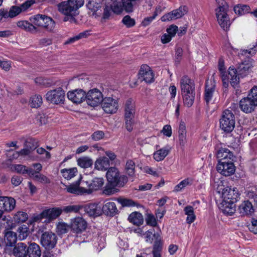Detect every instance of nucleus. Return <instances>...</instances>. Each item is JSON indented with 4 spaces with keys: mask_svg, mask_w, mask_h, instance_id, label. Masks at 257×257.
I'll use <instances>...</instances> for the list:
<instances>
[{
    "mask_svg": "<svg viewBox=\"0 0 257 257\" xmlns=\"http://www.w3.org/2000/svg\"><path fill=\"white\" fill-rule=\"evenodd\" d=\"M221 197V202L219 208L227 215H232L235 211L234 203L239 197V194L236 188H226L223 189Z\"/></svg>",
    "mask_w": 257,
    "mask_h": 257,
    "instance_id": "obj_1",
    "label": "nucleus"
},
{
    "mask_svg": "<svg viewBox=\"0 0 257 257\" xmlns=\"http://www.w3.org/2000/svg\"><path fill=\"white\" fill-rule=\"evenodd\" d=\"M16 207V200L11 197L0 195V228L3 225L7 229L14 227V223L10 216L3 215L4 212H10Z\"/></svg>",
    "mask_w": 257,
    "mask_h": 257,
    "instance_id": "obj_2",
    "label": "nucleus"
},
{
    "mask_svg": "<svg viewBox=\"0 0 257 257\" xmlns=\"http://www.w3.org/2000/svg\"><path fill=\"white\" fill-rule=\"evenodd\" d=\"M218 68L224 87L227 88L229 82L233 87H235L238 84L239 78L236 69L230 66L228 68V71L226 72L224 67V60L222 58L219 59Z\"/></svg>",
    "mask_w": 257,
    "mask_h": 257,
    "instance_id": "obj_3",
    "label": "nucleus"
},
{
    "mask_svg": "<svg viewBox=\"0 0 257 257\" xmlns=\"http://www.w3.org/2000/svg\"><path fill=\"white\" fill-rule=\"evenodd\" d=\"M217 7L215 10L217 21L219 26L224 30H227L231 22L227 14L228 5L224 0H215Z\"/></svg>",
    "mask_w": 257,
    "mask_h": 257,
    "instance_id": "obj_4",
    "label": "nucleus"
},
{
    "mask_svg": "<svg viewBox=\"0 0 257 257\" xmlns=\"http://www.w3.org/2000/svg\"><path fill=\"white\" fill-rule=\"evenodd\" d=\"M84 3V0H67L58 5L59 11L62 14L72 17L76 11L81 7Z\"/></svg>",
    "mask_w": 257,
    "mask_h": 257,
    "instance_id": "obj_5",
    "label": "nucleus"
},
{
    "mask_svg": "<svg viewBox=\"0 0 257 257\" xmlns=\"http://www.w3.org/2000/svg\"><path fill=\"white\" fill-rule=\"evenodd\" d=\"M106 176L108 182L113 186L123 187L127 182V177L120 175L118 169L115 167L109 168Z\"/></svg>",
    "mask_w": 257,
    "mask_h": 257,
    "instance_id": "obj_6",
    "label": "nucleus"
},
{
    "mask_svg": "<svg viewBox=\"0 0 257 257\" xmlns=\"http://www.w3.org/2000/svg\"><path fill=\"white\" fill-rule=\"evenodd\" d=\"M34 25L45 29L47 31H52L54 30L55 22L50 17L43 15H37L30 19Z\"/></svg>",
    "mask_w": 257,
    "mask_h": 257,
    "instance_id": "obj_7",
    "label": "nucleus"
},
{
    "mask_svg": "<svg viewBox=\"0 0 257 257\" xmlns=\"http://www.w3.org/2000/svg\"><path fill=\"white\" fill-rule=\"evenodd\" d=\"M235 126V117L231 110H225L223 111L220 119V127L224 132L230 133Z\"/></svg>",
    "mask_w": 257,
    "mask_h": 257,
    "instance_id": "obj_8",
    "label": "nucleus"
},
{
    "mask_svg": "<svg viewBox=\"0 0 257 257\" xmlns=\"http://www.w3.org/2000/svg\"><path fill=\"white\" fill-rule=\"evenodd\" d=\"M135 113V104L132 98L126 100L124 103V118L126 128L129 132L133 130V118Z\"/></svg>",
    "mask_w": 257,
    "mask_h": 257,
    "instance_id": "obj_9",
    "label": "nucleus"
},
{
    "mask_svg": "<svg viewBox=\"0 0 257 257\" xmlns=\"http://www.w3.org/2000/svg\"><path fill=\"white\" fill-rule=\"evenodd\" d=\"M65 96V91L61 87L49 91L46 94V100L55 104L63 103Z\"/></svg>",
    "mask_w": 257,
    "mask_h": 257,
    "instance_id": "obj_10",
    "label": "nucleus"
},
{
    "mask_svg": "<svg viewBox=\"0 0 257 257\" xmlns=\"http://www.w3.org/2000/svg\"><path fill=\"white\" fill-rule=\"evenodd\" d=\"M85 188L86 195L91 194L94 191L100 190L104 185V179L102 178L96 177L91 181L82 180Z\"/></svg>",
    "mask_w": 257,
    "mask_h": 257,
    "instance_id": "obj_11",
    "label": "nucleus"
},
{
    "mask_svg": "<svg viewBox=\"0 0 257 257\" xmlns=\"http://www.w3.org/2000/svg\"><path fill=\"white\" fill-rule=\"evenodd\" d=\"M85 99L87 104L93 107L98 106L103 99L101 92L96 88L91 89L85 94Z\"/></svg>",
    "mask_w": 257,
    "mask_h": 257,
    "instance_id": "obj_12",
    "label": "nucleus"
},
{
    "mask_svg": "<svg viewBox=\"0 0 257 257\" xmlns=\"http://www.w3.org/2000/svg\"><path fill=\"white\" fill-rule=\"evenodd\" d=\"M218 172L225 176H229L235 172V166L232 161H219L216 166Z\"/></svg>",
    "mask_w": 257,
    "mask_h": 257,
    "instance_id": "obj_13",
    "label": "nucleus"
},
{
    "mask_svg": "<svg viewBox=\"0 0 257 257\" xmlns=\"http://www.w3.org/2000/svg\"><path fill=\"white\" fill-rule=\"evenodd\" d=\"M57 236L52 232L46 231L42 234L41 243L46 249H51L55 247L57 243Z\"/></svg>",
    "mask_w": 257,
    "mask_h": 257,
    "instance_id": "obj_14",
    "label": "nucleus"
},
{
    "mask_svg": "<svg viewBox=\"0 0 257 257\" xmlns=\"http://www.w3.org/2000/svg\"><path fill=\"white\" fill-rule=\"evenodd\" d=\"M101 103L102 108L106 113H114L118 109V101L112 97H106L103 98Z\"/></svg>",
    "mask_w": 257,
    "mask_h": 257,
    "instance_id": "obj_15",
    "label": "nucleus"
},
{
    "mask_svg": "<svg viewBox=\"0 0 257 257\" xmlns=\"http://www.w3.org/2000/svg\"><path fill=\"white\" fill-rule=\"evenodd\" d=\"M187 12L188 8L187 7L184 6H181L178 9L173 10L172 12L163 16L161 17V20L162 22L176 20L182 17L184 15L187 14Z\"/></svg>",
    "mask_w": 257,
    "mask_h": 257,
    "instance_id": "obj_16",
    "label": "nucleus"
},
{
    "mask_svg": "<svg viewBox=\"0 0 257 257\" xmlns=\"http://www.w3.org/2000/svg\"><path fill=\"white\" fill-rule=\"evenodd\" d=\"M139 78L147 83H151L154 80V74L151 68L147 65H143L139 71Z\"/></svg>",
    "mask_w": 257,
    "mask_h": 257,
    "instance_id": "obj_17",
    "label": "nucleus"
},
{
    "mask_svg": "<svg viewBox=\"0 0 257 257\" xmlns=\"http://www.w3.org/2000/svg\"><path fill=\"white\" fill-rule=\"evenodd\" d=\"M31 5L30 2H27L23 4L21 7L13 6L10 10L9 12L3 10L4 14V18H14L19 15L22 11H25L29 8Z\"/></svg>",
    "mask_w": 257,
    "mask_h": 257,
    "instance_id": "obj_18",
    "label": "nucleus"
},
{
    "mask_svg": "<svg viewBox=\"0 0 257 257\" xmlns=\"http://www.w3.org/2000/svg\"><path fill=\"white\" fill-rule=\"evenodd\" d=\"M68 98L75 103H80L85 99V92L82 89L70 91L67 93Z\"/></svg>",
    "mask_w": 257,
    "mask_h": 257,
    "instance_id": "obj_19",
    "label": "nucleus"
},
{
    "mask_svg": "<svg viewBox=\"0 0 257 257\" xmlns=\"http://www.w3.org/2000/svg\"><path fill=\"white\" fill-rule=\"evenodd\" d=\"M155 148L156 151L153 153V158L157 162L163 161L168 155L171 150V147L168 145L162 148H159V146L156 145Z\"/></svg>",
    "mask_w": 257,
    "mask_h": 257,
    "instance_id": "obj_20",
    "label": "nucleus"
},
{
    "mask_svg": "<svg viewBox=\"0 0 257 257\" xmlns=\"http://www.w3.org/2000/svg\"><path fill=\"white\" fill-rule=\"evenodd\" d=\"M87 225L86 221L82 217H78L71 219V227L73 230L77 233L85 230Z\"/></svg>",
    "mask_w": 257,
    "mask_h": 257,
    "instance_id": "obj_21",
    "label": "nucleus"
},
{
    "mask_svg": "<svg viewBox=\"0 0 257 257\" xmlns=\"http://www.w3.org/2000/svg\"><path fill=\"white\" fill-rule=\"evenodd\" d=\"M62 208L53 207L44 210L41 213V215L43 218L51 220L58 218L62 214Z\"/></svg>",
    "mask_w": 257,
    "mask_h": 257,
    "instance_id": "obj_22",
    "label": "nucleus"
},
{
    "mask_svg": "<svg viewBox=\"0 0 257 257\" xmlns=\"http://www.w3.org/2000/svg\"><path fill=\"white\" fill-rule=\"evenodd\" d=\"M256 106L257 104L248 96L242 98L239 102V107L241 110L245 113L251 112Z\"/></svg>",
    "mask_w": 257,
    "mask_h": 257,
    "instance_id": "obj_23",
    "label": "nucleus"
},
{
    "mask_svg": "<svg viewBox=\"0 0 257 257\" xmlns=\"http://www.w3.org/2000/svg\"><path fill=\"white\" fill-rule=\"evenodd\" d=\"M181 93L194 91V84L188 76H184L180 80Z\"/></svg>",
    "mask_w": 257,
    "mask_h": 257,
    "instance_id": "obj_24",
    "label": "nucleus"
},
{
    "mask_svg": "<svg viewBox=\"0 0 257 257\" xmlns=\"http://www.w3.org/2000/svg\"><path fill=\"white\" fill-rule=\"evenodd\" d=\"M102 209L104 214L110 216H113L118 212L115 202L108 200L104 202Z\"/></svg>",
    "mask_w": 257,
    "mask_h": 257,
    "instance_id": "obj_25",
    "label": "nucleus"
},
{
    "mask_svg": "<svg viewBox=\"0 0 257 257\" xmlns=\"http://www.w3.org/2000/svg\"><path fill=\"white\" fill-rule=\"evenodd\" d=\"M154 237L156 239L153 246L152 251L153 257H161V252L162 249V241L161 237L159 233L154 234Z\"/></svg>",
    "mask_w": 257,
    "mask_h": 257,
    "instance_id": "obj_26",
    "label": "nucleus"
},
{
    "mask_svg": "<svg viewBox=\"0 0 257 257\" xmlns=\"http://www.w3.org/2000/svg\"><path fill=\"white\" fill-rule=\"evenodd\" d=\"M67 192L75 194L78 195H86L85 188L83 185L82 180H81L79 184H71L66 188Z\"/></svg>",
    "mask_w": 257,
    "mask_h": 257,
    "instance_id": "obj_27",
    "label": "nucleus"
},
{
    "mask_svg": "<svg viewBox=\"0 0 257 257\" xmlns=\"http://www.w3.org/2000/svg\"><path fill=\"white\" fill-rule=\"evenodd\" d=\"M234 156L231 152L227 148H220L217 153V158L219 161H232Z\"/></svg>",
    "mask_w": 257,
    "mask_h": 257,
    "instance_id": "obj_28",
    "label": "nucleus"
},
{
    "mask_svg": "<svg viewBox=\"0 0 257 257\" xmlns=\"http://www.w3.org/2000/svg\"><path fill=\"white\" fill-rule=\"evenodd\" d=\"M215 90V84L211 80H207L206 82L204 99L206 103H209L212 99Z\"/></svg>",
    "mask_w": 257,
    "mask_h": 257,
    "instance_id": "obj_29",
    "label": "nucleus"
},
{
    "mask_svg": "<svg viewBox=\"0 0 257 257\" xmlns=\"http://www.w3.org/2000/svg\"><path fill=\"white\" fill-rule=\"evenodd\" d=\"M27 245L23 242H19L15 245L12 253L16 257H27Z\"/></svg>",
    "mask_w": 257,
    "mask_h": 257,
    "instance_id": "obj_30",
    "label": "nucleus"
},
{
    "mask_svg": "<svg viewBox=\"0 0 257 257\" xmlns=\"http://www.w3.org/2000/svg\"><path fill=\"white\" fill-rule=\"evenodd\" d=\"M109 160L105 157H99L96 160L94 164L95 169L100 171H106L109 168Z\"/></svg>",
    "mask_w": 257,
    "mask_h": 257,
    "instance_id": "obj_31",
    "label": "nucleus"
},
{
    "mask_svg": "<svg viewBox=\"0 0 257 257\" xmlns=\"http://www.w3.org/2000/svg\"><path fill=\"white\" fill-rule=\"evenodd\" d=\"M86 211L89 216L95 217L101 214L102 209L99 204L92 203L86 208Z\"/></svg>",
    "mask_w": 257,
    "mask_h": 257,
    "instance_id": "obj_32",
    "label": "nucleus"
},
{
    "mask_svg": "<svg viewBox=\"0 0 257 257\" xmlns=\"http://www.w3.org/2000/svg\"><path fill=\"white\" fill-rule=\"evenodd\" d=\"M27 253L29 257H40L41 255L40 247L35 242L31 243L27 249Z\"/></svg>",
    "mask_w": 257,
    "mask_h": 257,
    "instance_id": "obj_33",
    "label": "nucleus"
},
{
    "mask_svg": "<svg viewBox=\"0 0 257 257\" xmlns=\"http://www.w3.org/2000/svg\"><path fill=\"white\" fill-rule=\"evenodd\" d=\"M239 213L242 215L251 214L253 212L254 209L252 204L248 201L242 202L239 206Z\"/></svg>",
    "mask_w": 257,
    "mask_h": 257,
    "instance_id": "obj_34",
    "label": "nucleus"
},
{
    "mask_svg": "<svg viewBox=\"0 0 257 257\" xmlns=\"http://www.w3.org/2000/svg\"><path fill=\"white\" fill-rule=\"evenodd\" d=\"M17 234L12 231H8L5 232V241L7 246H13L17 241Z\"/></svg>",
    "mask_w": 257,
    "mask_h": 257,
    "instance_id": "obj_35",
    "label": "nucleus"
},
{
    "mask_svg": "<svg viewBox=\"0 0 257 257\" xmlns=\"http://www.w3.org/2000/svg\"><path fill=\"white\" fill-rule=\"evenodd\" d=\"M128 221L133 224L140 226L143 223L144 218L142 214L138 212L132 213L128 217Z\"/></svg>",
    "mask_w": 257,
    "mask_h": 257,
    "instance_id": "obj_36",
    "label": "nucleus"
},
{
    "mask_svg": "<svg viewBox=\"0 0 257 257\" xmlns=\"http://www.w3.org/2000/svg\"><path fill=\"white\" fill-rule=\"evenodd\" d=\"M17 26L19 28L27 32L35 33L37 31V28L27 21H20L18 22Z\"/></svg>",
    "mask_w": 257,
    "mask_h": 257,
    "instance_id": "obj_37",
    "label": "nucleus"
},
{
    "mask_svg": "<svg viewBox=\"0 0 257 257\" xmlns=\"http://www.w3.org/2000/svg\"><path fill=\"white\" fill-rule=\"evenodd\" d=\"M182 95L183 97L184 105L188 107L192 106L194 100V91L182 93Z\"/></svg>",
    "mask_w": 257,
    "mask_h": 257,
    "instance_id": "obj_38",
    "label": "nucleus"
},
{
    "mask_svg": "<svg viewBox=\"0 0 257 257\" xmlns=\"http://www.w3.org/2000/svg\"><path fill=\"white\" fill-rule=\"evenodd\" d=\"M184 211L185 212V214L187 216L186 218V222L188 224H191L196 219V216L194 212V209L192 206L188 205L186 206Z\"/></svg>",
    "mask_w": 257,
    "mask_h": 257,
    "instance_id": "obj_39",
    "label": "nucleus"
},
{
    "mask_svg": "<svg viewBox=\"0 0 257 257\" xmlns=\"http://www.w3.org/2000/svg\"><path fill=\"white\" fill-rule=\"evenodd\" d=\"M77 173V169L75 167L69 169H63L61 170L62 175L67 180H70L74 177Z\"/></svg>",
    "mask_w": 257,
    "mask_h": 257,
    "instance_id": "obj_40",
    "label": "nucleus"
},
{
    "mask_svg": "<svg viewBox=\"0 0 257 257\" xmlns=\"http://www.w3.org/2000/svg\"><path fill=\"white\" fill-rule=\"evenodd\" d=\"M77 162L78 165L83 168H89L93 164L92 160L88 157H81L77 160Z\"/></svg>",
    "mask_w": 257,
    "mask_h": 257,
    "instance_id": "obj_41",
    "label": "nucleus"
},
{
    "mask_svg": "<svg viewBox=\"0 0 257 257\" xmlns=\"http://www.w3.org/2000/svg\"><path fill=\"white\" fill-rule=\"evenodd\" d=\"M135 163L133 160H127L124 168L125 173L130 176H133L135 173Z\"/></svg>",
    "mask_w": 257,
    "mask_h": 257,
    "instance_id": "obj_42",
    "label": "nucleus"
},
{
    "mask_svg": "<svg viewBox=\"0 0 257 257\" xmlns=\"http://www.w3.org/2000/svg\"><path fill=\"white\" fill-rule=\"evenodd\" d=\"M193 180L191 178H187L181 181L178 185H177L174 189V192H179L183 188L188 185H191L193 183Z\"/></svg>",
    "mask_w": 257,
    "mask_h": 257,
    "instance_id": "obj_43",
    "label": "nucleus"
},
{
    "mask_svg": "<svg viewBox=\"0 0 257 257\" xmlns=\"http://www.w3.org/2000/svg\"><path fill=\"white\" fill-rule=\"evenodd\" d=\"M234 13L238 15H243L249 13L250 8L247 5H237L233 8Z\"/></svg>",
    "mask_w": 257,
    "mask_h": 257,
    "instance_id": "obj_44",
    "label": "nucleus"
},
{
    "mask_svg": "<svg viewBox=\"0 0 257 257\" xmlns=\"http://www.w3.org/2000/svg\"><path fill=\"white\" fill-rule=\"evenodd\" d=\"M83 205L79 204L70 205L62 208L63 211L66 213H78L83 208Z\"/></svg>",
    "mask_w": 257,
    "mask_h": 257,
    "instance_id": "obj_45",
    "label": "nucleus"
},
{
    "mask_svg": "<svg viewBox=\"0 0 257 257\" xmlns=\"http://www.w3.org/2000/svg\"><path fill=\"white\" fill-rule=\"evenodd\" d=\"M30 102L31 107L38 108L42 105L43 99L41 95H35L31 97Z\"/></svg>",
    "mask_w": 257,
    "mask_h": 257,
    "instance_id": "obj_46",
    "label": "nucleus"
},
{
    "mask_svg": "<svg viewBox=\"0 0 257 257\" xmlns=\"http://www.w3.org/2000/svg\"><path fill=\"white\" fill-rule=\"evenodd\" d=\"M18 232L19 233L18 238L19 240H24L29 234V229L26 225H23L18 228Z\"/></svg>",
    "mask_w": 257,
    "mask_h": 257,
    "instance_id": "obj_47",
    "label": "nucleus"
},
{
    "mask_svg": "<svg viewBox=\"0 0 257 257\" xmlns=\"http://www.w3.org/2000/svg\"><path fill=\"white\" fill-rule=\"evenodd\" d=\"M28 218L27 213L23 211H18L14 216V220L18 223L24 222Z\"/></svg>",
    "mask_w": 257,
    "mask_h": 257,
    "instance_id": "obj_48",
    "label": "nucleus"
},
{
    "mask_svg": "<svg viewBox=\"0 0 257 257\" xmlns=\"http://www.w3.org/2000/svg\"><path fill=\"white\" fill-rule=\"evenodd\" d=\"M117 201L123 207L135 206L137 204L132 199L121 197L118 198Z\"/></svg>",
    "mask_w": 257,
    "mask_h": 257,
    "instance_id": "obj_49",
    "label": "nucleus"
},
{
    "mask_svg": "<svg viewBox=\"0 0 257 257\" xmlns=\"http://www.w3.org/2000/svg\"><path fill=\"white\" fill-rule=\"evenodd\" d=\"M73 80L83 87H85L90 84L88 78L85 76H80L75 77L73 79Z\"/></svg>",
    "mask_w": 257,
    "mask_h": 257,
    "instance_id": "obj_50",
    "label": "nucleus"
},
{
    "mask_svg": "<svg viewBox=\"0 0 257 257\" xmlns=\"http://www.w3.org/2000/svg\"><path fill=\"white\" fill-rule=\"evenodd\" d=\"M68 229L69 226L63 222H59L57 224L56 231L59 234L66 233Z\"/></svg>",
    "mask_w": 257,
    "mask_h": 257,
    "instance_id": "obj_51",
    "label": "nucleus"
},
{
    "mask_svg": "<svg viewBox=\"0 0 257 257\" xmlns=\"http://www.w3.org/2000/svg\"><path fill=\"white\" fill-rule=\"evenodd\" d=\"M11 169L13 171L24 174L25 171H26V166L21 164H15L11 166Z\"/></svg>",
    "mask_w": 257,
    "mask_h": 257,
    "instance_id": "obj_52",
    "label": "nucleus"
},
{
    "mask_svg": "<svg viewBox=\"0 0 257 257\" xmlns=\"http://www.w3.org/2000/svg\"><path fill=\"white\" fill-rule=\"evenodd\" d=\"M122 23L127 28L133 27L135 25V21L129 16H125L122 20Z\"/></svg>",
    "mask_w": 257,
    "mask_h": 257,
    "instance_id": "obj_53",
    "label": "nucleus"
},
{
    "mask_svg": "<svg viewBox=\"0 0 257 257\" xmlns=\"http://www.w3.org/2000/svg\"><path fill=\"white\" fill-rule=\"evenodd\" d=\"M33 179L41 183L46 184L50 183V180L47 177L39 173H37Z\"/></svg>",
    "mask_w": 257,
    "mask_h": 257,
    "instance_id": "obj_54",
    "label": "nucleus"
},
{
    "mask_svg": "<svg viewBox=\"0 0 257 257\" xmlns=\"http://www.w3.org/2000/svg\"><path fill=\"white\" fill-rule=\"evenodd\" d=\"M247 96L257 104V86H253L250 90Z\"/></svg>",
    "mask_w": 257,
    "mask_h": 257,
    "instance_id": "obj_55",
    "label": "nucleus"
},
{
    "mask_svg": "<svg viewBox=\"0 0 257 257\" xmlns=\"http://www.w3.org/2000/svg\"><path fill=\"white\" fill-rule=\"evenodd\" d=\"M146 221L147 224L153 227L156 226L157 224V222L155 216L151 214L147 215Z\"/></svg>",
    "mask_w": 257,
    "mask_h": 257,
    "instance_id": "obj_56",
    "label": "nucleus"
},
{
    "mask_svg": "<svg viewBox=\"0 0 257 257\" xmlns=\"http://www.w3.org/2000/svg\"><path fill=\"white\" fill-rule=\"evenodd\" d=\"M12 67V62L9 60L0 61V67L6 71L10 70Z\"/></svg>",
    "mask_w": 257,
    "mask_h": 257,
    "instance_id": "obj_57",
    "label": "nucleus"
},
{
    "mask_svg": "<svg viewBox=\"0 0 257 257\" xmlns=\"http://www.w3.org/2000/svg\"><path fill=\"white\" fill-rule=\"evenodd\" d=\"M161 133L167 137H170L172 134L171 125L168 124L165 125L163 126V129L161 130Z\"/></svg>",
    "mask_w": 257,
    "mask_h": 257,
    "instance_id": "obj_58",
    "label": "nucleus"
},
{
    "mask_svg": "<svg viewBox=\"0 0 257 257\" xmlns=\"http://www.w3.org/2000/svg\"><path fill=\"white\" fill-rule=\"evenodd\" d=\"M249 230L254 234H257V219H252L248 225Z\"/></svg>",
    "mask_w": 257,
    "mask_h": 257,
    "instance_id": "obj_59",
    "label": "nucleus"
},
{
    "mask_svg": "<svg viewBox=\"0 0 257 257\" xmlns=\"http://www.w3.org/2000/svg\"><path fill=\"white\" fill-rule=\"evenodd\" d=\"M156 233H155V234ZM154 233H153L152 230H148L146 232L145 239L147 242L152 243L153 240L154 239L156 241L155 238L154 237Z\"/></svg>",
    "mask_w": 257,
    "mask_h": 257,
    "instance_id": "obj_60",
    "label": "nucleus"
},
{
    "mask_svg": "<svg viewBox=\"0 0 257 257\" xmlns=\"http://www.w3.org/2000/svg\"><path fill=\"white\" fill-rule=\"evenodd\" d=\"M178 30V27L175 25L170 26L167 29V33L172 37H173L176 35Z\"/></svg>",
    "mask_w": 257,
    "mask_h": 257,
    "instance_id": "obj_61",
    "label": "nucleus"
},
{
    "mask_svg": "<svg viewBox=\"0 0 257 257\" xmlns=\"http://www.w3.org/2000/svg\"><path fill=\"white\" fill-rule=\"evenodd\" d=\"M32 149L30 148H24L22 150H21L19 152H16V154L17 157H18L19 156H27L29 155L31 152Z\"/></svg>",
    "mask_w": 257,
    "mask_h": 257,
    "instance_id": "obj_62",
    "label": "nucleus"
},
{
    "mask_svg": "<svg viewBox=\"0 0 257 257\" xmlns=\"http://www.w3.org/2000/svg\"><path fill=\"white\" fill-rule=\"evenodd\" d=\"M36 152L38 154L42 155L45 154V158L49 159L51 158V154L49 152L43 148H36Z\"/></svg>",
    "mask_w": 257,
    "mask_h": 257,
    "instance_id": "obj_63",
    "label": "nucleus"
},
{
    "mask_svg": "<svg viewBox=\"0 0 257 257\" xmlns=\"http://www.w3.org/2000/svg\"><path fill=\"white\" fill-rule=\"evenodd\" d=\"M91 137L94 141H99L103 138L104 133L102 131H97L94 132Z\"/></svg>",
    "mask_w": 257,
    "mask_h": 257,
    "instance_id": "obj_64",
    "label": "nucleus"
}]
</instances>
